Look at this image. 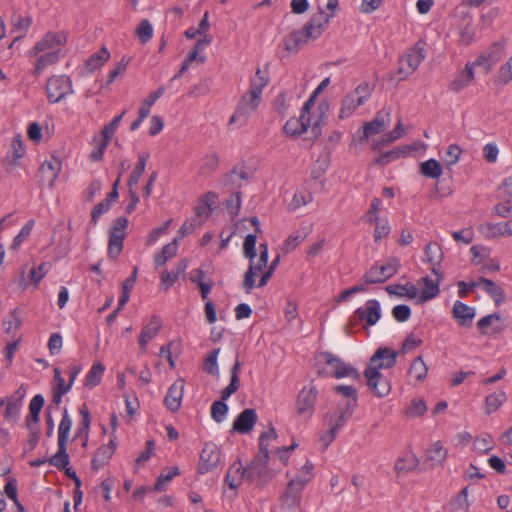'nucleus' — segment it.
Here are the masks:
<instances>
[{"instance_id":"f257e3e1","label":"nucleus","mask_w":512,"mask_h":512,"mask_svg":"<svg viewBox=\"0 0 512 512\" xmlns=\"http://www.w3.org/2000/svg\"><path fill=\"white\" fill-rule=\"evenodd\" d=\"M268 84V77L257 69L255 76L250 81V87L244 94L229 120V124L237 123L240 126L245 125L249 118L256 112L261 100L262 91Z\"/></svg>"},{"instance_id":"f03ea898","label":"nucleus","mask_w":512,"mask_h":512,"mask_svg":"<svg viewBox=\"0 0 512 512\" xmlns=\"http://www.w3.org/2000/svg\"><path fill=\"white\" fill-rule=\"evenodd\" d=\"M332 14H325L322 9L311 17L302 30L290 33L284 40V48L290 54L297 53L309 39H317L326 30Z\"/></svg>"},{"instance_id":"7ed1b4c3","label":"nucleus","mask_w":512,"mask_h":512,"mask_svg":"<svg viewBox=\"0 0 512 512\" xmlns=\"http://www.w3.org/2000/svg\"><path fill=\"white\" fill-rule=\"evenodd\" d=\"M312 468V464L307 462L303 467L305 473L297 475L294 479L288 482L283 494L280 497L281 506L283 508L291 509L300 505L302 491L311 479L310 471Z\"/></svg>"},{"instance_id":"20e7f679","label":"nucleus","mask_w":512,"mask_h":512,"mask_svg":"<svg viewBox=\"0 0 512 512\" xmlns=\"http://www.w3.org/2000/svg\"><path fill=\"white\" fill-rule=\"evenodd\" d=\"M72 427V419L65 408L61 421L58 426V450L54 456L49 459V464L59 470L66 468L69 464V455L67 453V442Z\"/></svg>"},{"instance_id":"39448f33","label":"nucleus","mask_w":512,"mask_h":512,"mask_svg":"<svg viewBox=\"0 0 512 512\" xmlns=\"http://www.w3.org/2000/svg\"><path fill=\"white\" fill-rule=\"evenodd\" d=\"M373 88L368 82L359 84L353 91L347 93L341 100L338 118L344 120L350 117L359 106L368 100Z\"/></svg>"},{"instance_id":"423d86ee","label":"nucleus","mask_w":512,"mask_h":512,"mask_svg":"<svg viewBox=\"0 0 512 512\" xmlns=\"http://www.w3.org/2000/svg\"><path fill=\"white\" fill-rule=\"evenodd\" d=\"M425 47L426 42L420 39L401 57L397 70L400 80L406 79L417 70L425 59Z\"/></svg>"},{"instance_id":"0eeeda50","label":"nucleus","mask_w":512,"mask_h":512,"mask_svg":"<svg viewBox=\"0 0 512 512\" xmlns=\"http://www.w3.org/2000/svg\"><path fill=\"white\" fill-rule=\"evenodd\" d=\"M269 453L260 452L246 467L247 480L256 481L258 485H265L273 478V473L267 468Z\"/></svg>"},{"instance_id":"6e6552de","label":"nucleus","mask_w":512,"mask_h":512,"mask_svg":"<svg viewBox=\"0 0 512 512\" xmlns=\"http://www.w3.org/2000/svg\"><path fill=\"white\" fill-rule=\"evenodd\" d=\"M128 219L125 217L116 218L111 225L108 241V256L116 259L123 249V241L126 235Z\"/></svg>"},{"instance_id":"1a4fd4ad","label":"nucleus","mask_w":512,"mask_h":512,"mask_svg":"<svg viewBox=\"0 0 512 512\" xmlns=\"http://www.w3.org/2000/svg\"><path fill=\"white\" fill-rule=\"evenodd\" d=\"M400 268V261L397 258H389L387 262L381 266H372L363 276L365 284H379L390 279Z\"/></svg>"},{"instance_id":"9d476101","label":"nucleus","mask_w":512,"mask_h":512,"mask_svg":"<svg viewBox=\"0 0 512 512\" xmlns=\"http://www.w3.org/2000/svg\"><path fill=\"white\" fill-rule=\"evenodd\" d=\"M381 317V306L379 301L375 299L368 300L364 307H359L355 310L353 318L345 326L347 333H351L354 323L357 320H361L366 323L367 326H373Z\"/></svg>"},{"instance_id":"9b49d317","label":"nucleus","mask_w":512,"mask_h":512,"mask_svg":"<svg viewBox=\"0 0 512 512\" xmlns=\"http://www.w3.org/2000/svg\"><path fill=\"white\" fill-rule=\"evenodd\" d=\"M320 361H323L329 368V372L335 378H344L349 377L352 379H359L360 374L354 367L346 364L337 356L333 355L330 352H322L319 355Z\"/></svg>"},{"instance_id":"f8f14e48","label":"nucleus","mask_w":512,"mask_h":512,"mask_svg":"<svg viewBox=\"0 0 512 512\" xmlns=\"http://www.w3.org/2000/svg\"><path fill=\"white\" fill-rule=\"evenodd\" d=\"M72 92V82L70 78L65 75L53 76L47 81L46 93L51 103L61 101L66 95Z\"/></svg>"},{"instance_id":"ddd939ff","label":"nucleus","mask_w":512,"mask_h":512,"mask_svg":"<svg viewBox=\"0 0 512 512\" xmlns=\"http://www.w3.org/2000/svg\"><path fill=\"white\" fill-rule=\"evenodd\" d=\"M317 395L318 391L312 384L301 389L296 400V411L300 417L309 419L313 415Z\"/></svg>"},{"instance_id":"4468645a","label":"nucleus","mask_w":512,"mask_h":512,"mask_svg":"<svg viewBox=\"0 0 512 512\" xmlns=\"http://www.w3.org/2000/svg\"><path fill=\"white\" fill-rule=\"evenodd\" d=\"M364 376L369 389L377 396L384 397L391 391L389 380L384 377L377 368L369 367L365 370Z\"/></svg>"},{"instance_id":"2eb2a0df","label":"nucleus","mask_w":512,"mask_h":512,"mask_svg":"<svg viewBox=\"0 0 512 512\" xmlns=\"http://www.w3.org/2000/svg\"><path fill=\"white\" fill-rule=\"evenodd\" d=\"M354 411V403L349 404H337L335 410L328 412L325 415V422L328 428L333 431H339L352 416Z\"/></svg>"},{"instance_id":"dca6fc26","label":"nucleus","mask_w":512,"mask_h":512,"mask_svg":"<svg viewBox=\"0 0 512 512\" xmlns=\"http://www.w3.org/2000/svg\"><path fill=\"white\" fill-rule=\"evenodd\" d=\"M220 462V450L213 443H207L203 447L200 454V462L198 464V472L205 474L214 469Z\"/></svg>"},{"instance_id":"f3484780","label":"nucleus","mask_w":512,"mask_h":512,"mask_svg":"<svg viewBox=\"0 0 512 512\" xmlns=\"http://www.w3.org/2000/svg\"><path fill=\"white\" fill-rule=\"evenodd\" d=\"M503 46L494 43L487 53L481 54L473 63H468L472 67V71L476 67H483L484 73H489L493 66L500 60Z\"/></svg>"},{"instance_id":"a211bd4d","label":"nucleus","mask_w":512,"mask_h":512,"mask_svg":"<svg viewBox=\"0 0 512 512\" xmlns=\"http://www.w3.org/2000/svg\"><path fill=\"white\" fill-rule=\"evenodd\" d=\"M67 42V36L63 32H48L44 35V37L38 41L33 49L31 50L32 55H36L40 52H45L47 50H55L54 48L58 46H64Z\"/></svg>"},{"instance_id":"6ab92c4d","label":"nucleus","mask_w":512,"mask_h":512,"mask_svg":"<svg viewBox=\"0 0 512 512\" xmlns=\"http://www.w3.org/2000/svg\"><path fill=\"white\" fill-rule=\"evenodd\" d=\"M309 127L312 129L310 111H305L303 106L300 117L289 119L283 129L288 135L299 136L306 132Z\"/></svg>"},{"instance_id":"aec40b11","label":"nucleus","mask_w":512,"mask_h":512,"mask_svg":"<svg viewBox=\"0 0 512 512\" xmlns=\"http://www.w3.org/2000/svg\"><path fill=\"white\" fill-rule=\"evenodd\" d=\"M185 383L183 379L176 380L168 389L164 398V405L171 412H177L182 403Z\"/></svg>"},{"instance_id":"412c9836","label":"nucleus","mask_w":512,"mask_h":512,"mask_svg":"<svg viewBox=\"0 0 512 512\" xmlns=\"http://www.w3.org/2000/svg\"><path fill=\"white\" fill-rule=\"evenodd\" d=\"M389 122V112H378L373 120L363 124V135L361 140H366L373 135L383 132L389 125Z\"/></svg>"},{"instance_id":"4be33fe9","label":"nucleus","mask_w":512,"mask_h":512,"mask_svg":"<svg viewBox=\"0 0 512 512\" xmlns=\"http://www.w3.org/2000/svg\"><path fill=\"white\" fill-rule=\"evenodd\" d=\"M256 422L257 414L255 409L247 408L236 417L232 429L240 434H248L252 431Z\"/></svg>"},{"instance_id":"5701e85b","label":"nucleus","mask_w":512,"mask_h":512,"mask_svg":"<svg viewBox=\"0 0 512 512\" xmlns=\"http://www.w3.org/2000/svg\"><path fill=\"white\" fill-rule=\"evenodd\" d=\"M398 352L388 347L379 348L371 357V363L379 362L374 368L389 369L396 365Z\"/></svg>"},{"instance_id":"b1692460","label":"nucleus","mask_w":512,"mask_h":512,"mask_svg":"<svg viewBox=\"0 0 512 512\" xmlns=\"http://www.w3.org/2000/svg\"><path fill=\"white\" fill-rule=\"evenodd\" d=\"M161 328L162 321L160 317L157 315L152 316L149 323L142 328L139 336V346L142 352H146L148 342L159 333Z\"/></svg>"},{"instance_id":"393cba45","label":"nucleus","mask_w":512,"mask_h":512,"mask_svg":"<svg viewBox=\"0 0 512 512\" xmlns=\"http://www.w3.org/2000/svg\"><path fill=\"white\" fill-rule=\"evenodd\" d=\"M469 286H482L483 290L490 295L497 305H500L505 301V293L503 289L490 279L481 277L478 281L470 282Z\"/></svg>"},{"instance_id":"a878e982","label":"nucleus","mask_w":512,"mask_h":512,"mask_svg":"<svg viewBox=\"0 0 512 512\" xmlns=\"http://www.w3.org/2000/svg\"><path fill=\"white\" fill-rule=\"evenodd\" d=\"M452 316L462 327H469L475 317V309L461 301H456L452 308Z\"/></svg>"},{"instance_id":"bb28decb","label":"nucleus","mask_w":512,"mask_h":512,"mask_svg":"<svg viewBox=\"0 0 512 512\" xmlns=\"http://www.w3.org/2000/svg\"><path fill=\"white\" fill-rule=\"evenodd\" d=\"M330 109V104L327 100H322L317 107V114L311 115L312 124V141L314 142L321 135V128L325 125V118Z\"/></svg>"},{"instance_id":"cd10ccee","label":"nucleus","mask_w":512,"mask_h":512,"mask_svg":"<svg viewBox=\"0 0 512 512\" xmlns=\"http://www.w3.org/2000/svg\"><path fill=\"white\" fill-rule=\"evenodd\" d=\"M244 478L247 479L246 468L240 461H235L227 471L225 482L230 489H237Z\"/></svg>"},{"instance_id":"c85d7f7f","label":"nucleus","mask_w":512,"mask_h":512,"mask_svg":"<svg viewBox=\"0 0 512 512\" xmlns=\"http://www.w3.org/2000/svg\"><path fill=\"white\" fill-rule=\"evenodd\" d=\"M116 449V442L112 438L108 444L102 445L98 450L95 452L93 458H92V467L94 469H99L100 467L104 466L108 460L112 457Z\"/></svg>"},{"instance_id":"c756f323","label":"nucleus","mask_w":512,"mask_h":512,"mask_svg":"<svg viewBox=\"0 0 512 512\" xmlns=\"http://www.w3.org/2000/svg\"><path fill=\"white\" fill-rule=\"evenodd\" d=\"M419 464L414 453L407 451L399 456L395 462L394 470L397 474H407L413 471Z\"/></svg>"},{"instance_id":"7c9ffc66","label":"nucleus","mask_w":512,"mask_h":512,"mask_svg":"<svg viewBox=\"0 0 512 512\" xmlns=\"http://www.w3.org/2000/svg\"><path fill=\"white\" fill-rule=\"evenodd\" d=\"M442 275L438 271V275H436V279L432 280L428 276L422 278V283L424 284V288L420 293V302H426L433 298H435L439 294V283L441 281Z\"/></svg>"},{"instance_id":"2f4dec72","label":"nucleus","mask_w":512,"mask_h":512,"mask_svg":"<svg viewBox=\"0 0 512 512\" xmlns=\"http://www.w3.org/2000/svg\"><path fill=\"white\" fill-rule=\"evenodd\" d=\"M425 255L427 261L432 264V273L434 275H438L439 266L443 260V252L441 246L437 242L428 243L425 247Z\"/></svg>"},{"instance_id":"473e14b6","label":"nucleus","mask_w":512,"mask_h":512,"mask_svg":"<svg viewBox=\"0 0 512 512\" xmlns=\"http://www.w3.org/2000/svg\"><path fill=\"white\" fill-rule=\"evenodd\" d=\"M476 30L472 25V17L466 15L463 18L462 26L458 31V43L460 45H470L475 40Z\"/></svg>"},{"instance_id":"72a5a7b5","label":"nucleus","mask_w":512,"mask_h":512,"mask_svg":"<svg viewBox=\"0 0 512 512\" xmlns=\"http://www.w3.org/2000/svg\"><path fill=\"white\" fill-rule=\"evenodd\" d=\"M220 163V157L217 153H209L205 155L201 161L199 166V175L201 177H209L211 176L218 168Z\"/></svg>"},{"instance_id":"f704fd0d","label":"nucleus","mask_w":512,"mask_h":512,"mask_svg":"<svg viewBox=\"0 0 512 512\" xmlns=\"http://www.w3.org/2000/svg\"><path fill=\"white\" fill-rule=\"evenodd\" d=\"M61 170V162L53 158L50 161H45L40 166V172L43 178H46L49 182V186H53L55 180L57 179L59 172Z\"/></svg>"},{"instance_id":"c9c22d12","label":"nucleus","mask_w":512,"mask_h":512,"mask_svg":"<svg viewBox=\"0 0 512 512\" xmlns=\"http://www.w3.org/2000/svg\"><path fill=\"white\" fill-rule=\"evenodd\" d=\"M187 266V261L182 260L177 263L172 271H163L161 274V284L163 289L168 290L177 281L180 274L186 270Z\"/></svg>"},{"instance_id":"e433bc0d","label":"nucleus","mask_w":512,"mask_h":512,"mask_svg":"<svg viewBox=\"0 0 512 512\" xmlns=\"http://www.w3.org/2000/svg\"><path fill=\"white\" fill-rule=\"evenodd\" d=\"M178 250V239L175 238L172 242L165 245L159 254L154 257L155 267L159 268L166 264L168 260L173 258L177 254Z\"/></svg>"},{"instance_id":"4c0bfd02","label":"nucleus","mask_w":512,"mask_h":512,"mask_svg":"<svg viewBox=\"0 0 512 512\" xmlns=\"http://www.w3.org/2000/svg\"><path fill=\"white\" fill-rule=\"evenodd\" d=\"M473 79L474 71L469 64H466L465 69L450 83V89L459 92L467 87Z\"/></svg>"},{"instance_id":"58836bf2","label":"nucleus","mask_w":512,"mask_h":512,"mask_svg":"<svg viewBox=\"0 0 512 512\" xmlns=\"http://www.w3.org/2000/svg\"><path fill=\"white\" fill-rule=\"evenodd\" d=\"M217 195L214 192L206 193L195 207L197 217H209L212 213V205L216 203Z\"/></svg>"},{"instance_id":"ea45409f","label":"nucleus","mask_w":512,"mask_h":512,"mask_svg":"<svg viewBox=\"0 0 512 512\" xmlns=\"http://www.w3.org/2000/svg\"><path fill=\"white\" fill-rule=\"evenodd\" d=\"M105 367L100 362H95L87 373L84 381V386L88 389H92L100 384Z\"/></svg>"},{"instance_id":"a19ab883","label":"nucleus","mask_w":512,"mask_h":512,"mask_svg":"<svg viewBox=\"0 0 512 512\" xmlns=\"http://www.w3.org/2000/svg\"><path fill=\"white\" fill-rule=\"evenodd\" d=\"M386 291L390 295H396L399 297H407L409 299H414L418 295V289L413 284H392L388 285Z\"/></svg>"},{"instance_id":"79ce46f5","label":"nucleus","mask_w":512,"mask_h":512,"mask_svg":"<svg viewBox=\"0 0 512 512\" xmlns=\"http://www.w3.org/2000/svg\"><path fill=\"white\" fill-rule=\"evenodd\" d=\"M110 58V52L106 47H102L99 51L91 55L85 62V66L89 72L102 67Z\"/></svg>"},{"instance_id":"37998d69","label":"nucleus","mask_w":512,"mask_h":512,"mask_svg":"<svg viewBox=\"0 0 512 512\" xmlns=\"http://www.w3.org/2000/svg\"><path fill=\"white\" fill-rule=\"evenodd\" d=\"M59 59L60 49L46 52L37 59L34 73L39 75L47 66L57 63Z\"/></svg>"},{"instance_id":"c03bdc74","label":"nucleus","mask_w":512,"mask_h":512,"mask_svg":"<svg viewBox=\"0 0 512 512\" xmlns=\"http://www.w3.org/2000/svg\"><path fill=\"white\" fill-rule=\"evenodd\" d=\"M79 412H80V415L82 416V420L79 423V426H78V428L76 430L74 439H76V438H83L86 441H88L89 430H90V425H91L90 412H89V410H88L86 405H83L80 408Z\"/></svg>"},{"instance_id":"a18cd8bd","label":"nucleus","mask_w":512,"mask_h":512,"mask_svg":"<svg viewBox=\"0 0 512 512\" xmlns=\"http://www.w3.org/2000/svg\"><path fill=\"white\" fill-rule=\"evenodd\" d=\"M427 372L428 367L425 364L422 356H418L411 363L408 370V375L414 377L417 382H421L426 378Z\"/></svg>"},{"instance_id":"49530a36","label":"nucleus","mask_w":512,"mask_h":512,"mask_svg":"<svg viewBox=\"0 0 512 512\" xmlns=\"http://www.w3.org/2000/svg\"><path fill=\"white\" fill-rule=\"evenodd\" d=\"M447 457V450L440 441L433 444L432 448L427 451L428 460L432 461L433 466H441Z\"/></svg>"},{"instance_id":"de8ad7c7","label":"nucleus","mask_w":512,"mask_h":512,"mask_svg":"<svg viewBox=\"0 0 512 512\" xmlns=\"http://www.w3.org/2000/svg\"><path fill=\"white\" fill-rule=\"evenodd\" d=\"M420 172L428 178H439L442 175V167L435 159H429L420 165Z\"/></svg>"},{"instance_id":"09e8293b","label":"nucleus","mask_w":512,"mask_h":512,"mask_svg":"<svg viewBox=\"0 0 512 512\" xmlns=\"http://www.w3.org/2000/svg\"><path fill=\"white\" fill-rule=\"evenodd\" d=\"M264 268L255 264L254 259L250 260V265L247 272L244 275L243 288L249 293L255 287V276L262 272Z\"/></svg>"},{"instance_id":"8fccbe9b","label":"nucleus","mask_w":512,"mask_h":512,"mask_svg":"<svg viewBox=\"0 0 512 512\" xmlns=\"http://www.w3.org/2000/svg\"><path fill=\"white\" fill-rule=\"evenodd\" d=\"M147 158H148V156L144 155V154H140L138 156V162L128 179L129 189H134L136 187V185L138 184L142 174L145 171Z\"/></svg>"},{"instance_id":"3c124183","label":"nucleus","mask_w":512,"mask_h":512,"mask_svg":"<svg viewBox=\"0 0 512 512\" xmlns=\"http://www.w3.org/2000/svg\"><path fill=\"white\" fill-rule=\"evenodd\" d=\"M506 400V393L504 391H499L497 393H492L486 396L485 398V409L487 414H491L498 410L501 405Z\"/></svg>"},{"instance_id":"603ef678","label":"nucleus","mask_w":512,"mask_h":512,"mask_svg":"<svg viewBox=\"0 0 512 512\" xmlns=\"http://www.w3.org/2000/svg\"><path fill=\"white\" fill-rule=\"evenodd\" d=\"M137 267H134L131 276H129L122 284V295L119 298V309H122L129 301L130 291L132 290L137 279Z\"/></svg>"},{"instance_id":"864d4df0","label":"nucleus","mask_w":512,"mask_h":512,"mask_svg":"<svg viewBox=\"0 0 512 512\" xmlns=\"http://www.w3.org/2000/svg\"><path fill=\"white\" fill-rule=\"evenodd\" d=\"M487 235L489 237L512 236V221L498 224H486Z\"/></svg>"},{"instance_id":"5fc2aeb1","label":"nucleus","mask_w":512,"mask_h":512,"mask_svg":"<svg viewBox=\"0 0 512 512\" xmlns=\"http://www.w3.org/2000/svg\"><path fill=\"white\" fill-rule=\"evenodd\" d=\"M165 87L160 86L156 91L150 93L141 104L139 111H141V117L146 118L150 113L152 105L164 95Z\"/></svg>"},{"instance_id":"6e6d98bb","label":"nucleus","mask_w":512,"mask_h":512,"mask_svg":"<svg viewBox=\"0 0 512 512\" xmlns=\"http://www.w3.org/2000/svg\"><path fill=\"white\" fill-rule=\"evenodd\" d=\"M21 319L19 317V309L15 308L10 312L8 317L3 320L2 327L6 334H14L21 326Z\"/></svg>"},{"instance_id":"4d7b16f0","label":"nucleus","mask_w":512,"mask_h":512,"mask_svg":"<svg viewBox=\"0 0 512 512\" xmlns=\"http://www.w3.org/2000/svg\"><path fill=\"white\" fill-rule=\"evenodd\" d=\"M334 391L346 399L339 402L338 404H349L354 403V408L357 406V390L353 386L349 385H338L334 388Z\"/></svg>"},{"instance_id":"13d9d810","label":"nucleus","mask_w":512,"mask_h":512,"mask_svg":"<svg viewBox=\"0 0 512 512\" xmlns=\"http://www.w3.org/2000/svg\"><path fill=\"white\" fill-rule=\"evenodd\" d=\"M313 200V195L308 191H300L294 194L292 201L289 203V210L294 211Z\"/></svg>"},{"instance_id":"bf43d9fd","label":"nucleus","mask_w":512,"mask_h":512,"mask_svg":"<svg viewBox=\"0 0 512 512\" xmlns=\"http://www.w3.org/2000/svg\"><path fill=\"white\" fill-rule=\"evenodd\" d=\"M381 210V200L373 198L369 210L364 214L363 219L366 223H376L381 221L379 213Z\"/></svg>"},{"instance_id":"052dcab7","label":"nucleus","mask_w":512,"mask_h":512,"mask_svg":"<svg viewBox=\"0 0 512 512\" xmlns=\"http://www.w3.org/2000/svg\"><path fill=\"white\" fill-rule=\"evenodd\" d=\"M136 35L142 44L147 43L153 36V27L151 23L144 19L136 29Z\"/></svg>"},{"instance_id":"680f3d73","label":"nucleus","mask_w":512,"mask_h":512,"mask_svg":"<svg viewBox=\"0 0 512 512\" xmlns=\"http://www.w3.org/2000/svg\"><path fill=\"white\" fill-rule=\"evenodd\" d=\"M219 351H220V349L212 350L205 359L204 370L210 375L217 376L219 374V369H218V364H217V357H218Z\"/></svg>"},{"instance_id":"e2e57ef3","label":"nucleus","mask_w":512,"mask_h":512,"mask_svg":"<svg viewBox=\"0 0 512 512\" xmlns=\"http://www.w3.org/2000/svg\"><path fill=\"white\" fill-rule=\"evenodd\" d=\"M427 410L426 404L423 399L415 398L412 400L411 404L405 410V414L409 417H419L422 416Z\"/></svg>"},{"instance_id":"0e129e2a","label":"nucleus","mask_w":512,"mask_h":512,"mask_svg":"<svg viewBox=\"0 0 512 512\" xmlns=\"http://www.w3.org/2000/svg\"><path fill=\"white\" fill-rule=\"evenodd\" d=\"M405 154V151L404 150H401V149H398V148H395V149H392L390 151H387V152H384L382 154H380L375 160H374V163L375 164H378V165H381V166H386L388 165L392 160L394 159H397L399 158L400 156L404 155Z\"/></svg>"},{"instance_id":"69168bd1","label":"nucleus","mask_w":512,"mask_h":512,"mask_svg":"<svg viewBox=\"0 0 512 512\" xmlns=\"http://www.w3.org/2000/svg\"><path fill=\"white\" fill-rule=\"evenodd\" d=\"M228 412V406L225 401H215L211 407V417L217 422L220 423L225 418Z\"/></svg>"},{"instance_id":"338daca9","label":"nucleus","mask_w":512,"mask_h":512,"mask_svg":"<svg viewBox=\"0 0 512 512\" xmlns=\"http://www.w3.org/2000/svg\"><path fill=\"white\" fill-rule=\"evenodd\" d=\"M22 404L18 401L8 399L6 403L4 416L7 420L15 422L17 421Z\"/></svg>"},{"instance_id":"774afa93","label":"nucleus","mask_w":512,"mask_h":512,"mask_svg":"<svg viewBox=\"0 0 512 512\" xmlns=\"http://www.w3.org/2000/svg\"><path fill=\"white\" fill-rule=\"evenodd\" d=\"M256 234H248L243 243V253L246 258L253 260L256 257Z\"/></svg>"}]
</instances>
